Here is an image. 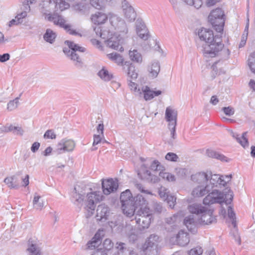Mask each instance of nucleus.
Here are the masks:
<instances>
[{
    "mask_svg": "<svg viewBox=\"0 0 255 255\" xmlns=\"http://www.w3.org/2000/svg\"><path fill=\"white\" fill-rule=\"evenodd\" d=\"M210 185L208 184L198 185L193 190L192 194L194 197H202L210 192Z\"/></svg>",
    "mask_w": 255,
    "mask_h": 255,
    "instance_id": "24",
    "label": "nucleus"
},
{
    "mask_svg": "<svg viewBox=\"0 0 255 255\" xmlns=\"http://www.w3.org/2000/svg\"><path fill=\"white\" fill-rule=\"evenodd\" d=\"M160 70L159 63L158 61L153 62L151 66L150 70H149L150 76L153 78L157 76Z\"/></svg>",
    "mask_w": 255,
    "mask_h": 255,
    "instance_id": "39",
    "label": "nucleus"
},
{
    "mask_svg": "<svg viewBox=\"0 0 255 255\" xmlns=\"http://www.w3.org/2000/svg\"><path fill=\"white\" fill-rule=\"evenodd\" d=\"M162 168L163 167L157 160H154L150 165V169L153 171H159L161 170Z\"/></svg>",
    "mask_w": 255,
    "mask_h": 255,
    "instance_id": "53",
    "label": "nucleus"
},
{
    "mask_svg": "<svg viewBox=\"0 0 255 255\" xmlns=\"http://www.w3.org/2000/svg\"><path fill=\"white\" fill-rule=\"evenodd\" d=\"M203 249L200 247H196L189 252V255H201L203 253Z\"/></svg>",
    "mask_w": 255,
    "mask_h": 255,
    "instance_id": "55",
    "label": "nucleus"
},
{
    "mask_svg": "<svg viewBox=\"0 0 255 255\" xmlns=\"http://www.w3.org/2000/svg\"><path fill=\"white\" fill-rule=\"evenodd\" d=\"M176 122H174L173 123H169L168 124V128L170 130L171 133L170 135L171 138L173 139L176 138Z\"/></svg>",
    "mask_w": 255,
    "mask_h": 255,
    "instance_id": "51",
    "label": "nucleus"
},
{
    "mask_svg": "<svg viewBox=\"0 0 255 255\" xmlns=\"http://www.w3.org/2000/svg\"><path fill=\"white\" fill-rule=\"evenodd\" d=\"M102 135L101 134H95L94 135V141L93 145V146H95L96 145L98 144L102 141Z\"/></svg>",
    "mask_w": 255,
    "mask_h": 255,
    "instance_id": "63",
    "label": "nucleus"
},
{
    "mask_svg": "<svg viewBox=\"0 0 255 255\" xmlns=\"http://www.w3.org/2000/svg\"><path fill=\"white\" fill-rule=\"evenodd\" d=\"M43 137L44 138L46 139H55L56 138V135L53 130L48 129L45 132Z\"/></svg>",
    "mask_w": 255,
    "mask_h": 255,
    "instance_id": "58",
    "label": "nucleus"
},
{
    "mask_svg": "<svg viewBox=\"0 0 255 255\" xmlns=\"http://www.w3.org/2000/svg\"><path fill=\"white\" fill-rule=\"evenodd\" d=\"M136 31L142 39L147 40L149 37L148 31L142 19L138 18L135 22Z\"/></svg>",
    "mask_w": 255,
    "mask_h": 255,
    "instance_id": "14",
    "label": "nucleus"
},
{
    "mask_svg": "<svg viewBox=\"0 0 255 255\" xmlns=\"http://www.w3.org/2000/svg\"><path fill=\"white\" fill-rule=\"evenodd\" d=\"M34 207L37 210H41L44 206L43 201L41 197L35 193L33 200Z\"/></svg>",
    "mask_w": 255,
    "mask_h": 255,
    "instance_id": "42",
    "label": "nucleus"
},
{
    "mask_svg": "<svg viewBox=\"0 0 255 255\" xmlns=\"http://www.w3.org/2000/svg\"><path fill=\"white\" fill-rule=\"evenodd\" d=\"M224 177L223 176H220L218 174H211L208 176V183L210 185V191L214 187H217L218 184L225 186L226 181Z\"/></svg>",
    "mask_w": 255,
    "mask_h": 255,
    "instance_id": "17",
    "label": "nucleus"
},
{
    "mask_svg": "<svg viewBox=\"0 0 255 255\" xmlns=\"http://www.w3.org/2000/svg\"><path fill=\"white\" fill-rule=\"evenodd\" d=\"M65 44L68 46V48H64L63 49V52L72 61L74 66L77 68L79 69L83 68L84 62L82 58L76 52L78 51L83 52L85 51L86 49L75 44L73 41L66 40L65 41Z\"/></svg>",
    "mask_w": 255,
    "mask_h": 255,
    "instance_id": "4",
    "label": "nucleus"
},
{
    "mask_svg": "<svg viewBox=\"0 0 255 255\" xmlns=\"http://www.w3.org/2000/svg\"><path fill=\"white\" fill-rule=\"evenodd\" d=\"M75 146L74 141L71 139H63L57 145V150L61 153V150L64 151H71Z\"/></svg>",
    "mask_w": 255,
    "mask_h": 255,
    "instance_id": "20",
    "label": "nucleus"
},
{
    "mask_svg": "<svg viewBox=\"0 0 255 255\" xmlns=\"http://www.w3.org/2000/svg\"><path fill=\"white\" fill-rule=\"evenodd\" d=\"M225 16L224 11L220 8L213 10L208 16L209 22L218 32H221L223 31Z\"/></svg>",
    "mask_w": 255,
    "mask_h": 255,
    "instance_id": "6",
    "label": "nucleus"
},
{
    "mask_svg": "<svg viewBox=\"0 0 255 255\" xmlns=\"http://www.w3.org/2000/svg\"><path fill=\"white\" fill-rule=\"evenodd\" d=\"M90 4L93 7L98 9H101L103 7L102 0H90Z\"/></svg>",
    "mask_w": 255,
    "mask_h": 255,
    "instance_id": "52",
    "label": "nucleus"
},
{
    "mask_svg": "<svg viewBox=\"0 0 255 255\" xmlns=\"http://www.w3.org/2000/svg\"><path fill=\"white\" fill-rule=\"evenodd\" d=\"M111 24L119 32L123 34L128 33V29L125 20L117 15L112 14L109 17Z\"/></svg>",
    "mask_w": 255,
    "mask_h": 255,
    "instance_id": "11",
    "label": "nucleus"
},
{
    "mask_svg": "<svg viewBox=\"0 0 255 255\" xmlns=\"http://www.w3.org/2000/svg\"><path fill=\"white\" fill-rule=\"evenodd\" d=\"M135 215V220L138 225V229L141 231L148 228L152 218L150 210H149L147 213H144L143 212V213Z\"/></svg>",
    "mask_w": 255,
    "mask_h": 255,
    "instance_id": "9",
    "label": "nucleus"
},
{
    "mask_svg": "<svg viewBox=\"0 0 255 255\" xmlns=\"http://www.w3.org/2000/svg\"><path fill=\"white\" fill-rule=\"evenodd\" d=\"M151 206L154 211L158 214L161 213L164 210L162 204L157 202L153 201Z\"/></svg>",
    "mask_w": 255,
    "mask_h": 255,
    "instance_id": "47",
    "label": "nucleus"
},
{
    "mask_svg": "<svg viewBox=\"0 0 255 255\" xmlns=\"http://www.w3.org/2000/svg\"><path fill=\"white\" fill-rule=\"evenodd\" d=\"M228 215L229 218L232 219V224L236 226V214L231 206H229L228 209Z\"/></svg>",
    "mask_w": 255,
    "mask_h": 255,
    "instance_id": "50",
    "label": "nucleus"
},
{
    "mask_svg": "<svg viewBox=\"0 0 255 255\" xmlns=\"http://www.w3.org/2000/svg\"><path fill=\"white\" fill-rule=\"evenodd\" d=\"M107 41V45L109 47L121 52L124 51V48L121 44L120 40L117 37H113L109 38Z\"/></svg>",
    "mask_w": 255,
    "mask_h": 255,
    "instance_id": "30",
    "label": "nucleus"
},
{
    "mask_svg": "<svg viewBox=\"0 0 255 255\" xmlns=\"http://www.w3.org/2000/svg\"><path fill=\"white\" fill-rule=\"evenodd\" d=\"M132 199V194L128 189L123 192L121 194L120 201L123 213L128 217L134 215V210H132L133 207L131 206Z\"/></svg>",
    "mask_w": 255,
    "mask_h": 255,
    "instance_id": "7",
    "label": "nucleus"
},
{
    "mask_svg": "<svg viewBox=\"0 0 255 255\" xmlns=\"http://www.w3.org/2000/svg\"><path fill=\"white\" fill-rule=\"evenodd\" d=\"M176 244L180 246H185L189 243V235L183 231H180L175 237Z\"/></svg>",
    "mask_w": 255,
    "mask_h": 255,
    "instance_id": "27",
    "label": "nucleus"
},
{
    "mask_svg": "<svg viewBox=\"0 0 255 255\" xmlns=\"http://www.w3.org/2000/svg\"><path fill=\"white\" fill-rule=\"evenodd\" d=\"M177 112L170 107H167L165 111V119L169 123H173L176 122L177 124Z\"/></svg>",
    "mask_w": 255,
    "mask_h": 255,
    "instance_id": "32",
    "label": "nucleus"
},
{
    "mask_svg": "<svg viewBox=\"0 0 255 255\" xmlns=\"http://www.w3.org/2000/svg\"><path fill=\"white\" fill-rule=\"evenodd\" d=\"M26 251L28 255H41L40 244L35 239L30 238L28 240Z\"/></svg>",
    "mask_w": 255,
    "mask_h": 255,
    "instance_id": "15",
    "label": "nucleus"
},
{
    "mask_svg": "<svg viewBox=\"0 0 255 255\" xmlns=\"http://www.w3.org/2000/svg\"><path fill=\"white\" fill-rule=\"evenodd\" d=\"M107 19V15L102 12H97L91 16L92 22L98 25L105 23Z\"/></svg>",
    "mask_w": 255,
    "mask_h": 255,
    "instance_id": "31",
    "label": "nucleus"
},
{
    "mask_svg": "<svg viewBox=\"0 0 255 255\" xmlns=\"http://www.w3.org/2000/svg\"><path fill=\"white\" fill-rule=\"evenodd\" d=\"M178 216L176 214H174L171 217L166 218V222L168 224H172L176 222Z\"/></svg>",
    "mask_w": 255,
    "mask_h": 255,
    "instance_id": "60",
    "label": "nucleus"
},
{
    "mask_svg": "<svg viewBox=\"0 0 255 255\" xmlns=\"http://www.w3.org/2000/svg\"><path fill=\"white\" fill-rule=\"evenodd\" d=\"M198 34L200 39L201 44V50L205 57H214L224 46L222 43V36L214 35L213 30L201 28L198 31Z\"/></svg>",
    "mask_w": 255,
    "mask_h": 255,
    "instance_id": "1",
    "label": "nucleus"
},
{
    "mask_svg": "<svg viewBox=\"0 0 255 255\" xmlns=\"http://www.w3.org/2000/svg\"><path fill=\"white\" fill-rule=\"evenodd\" d=\"M110 214L109 208L105 204H101L97 207L96 218L98 221L104 222L108 219Z\"/></svg>",
    "mask_w": 255,
    "mask_h": 255,
    "instance_id": "16",
    "label": "nucleus"
},
{
    "mask_svg": "<svg viewBox=\"0 0 255 255\" xmlns=\"http://www.w3.org/2000/svg\"><path fill=\"white\" fill-rule=\"evenodd\" d=\"M27 15V13L25 11H22L21 13L17 14V15L15 17L18 21H19L20 23H21L23 22V19L25 18Z\"/></svg>",
    "mask_w": 255,
    "mask_h": 255,
    "instance_id": "61",
    "label": "nucleus"
},
{
    "mask_svg": "<svg viewBox=\"0 0 255 255\" xmlns=\"http://www.w3.org/2000/svg\"><path fill=\"white\" fill-rule=\"evenodd\" d=\"M159 176L164 179H166L168 181H174L175 177L174 175L169 173L160 172Z\"/></svg>",
    "mask_w": 255,
    "mask_h": 255,
    "instance_id": "49",
    "label": "nucleus"
},
{
    "mask_svg": "<svg viewBox=\"0 0 255 255\" xmlns=\"http://www.w3.org/2000/svg\"><path fill=\"white\" fill-rule=\"evenodd\" d=\"M114 246V244L112 242L111 240L109 239H106L103 243V247L104 249L106 250L109 251L112 248H113Z\"/></svg>",
    "mask_w": 255,
    "mask_h": 255,
    "instance_id": "57",
    "label": "nucleus"
},
{
    "mask_svg": "<svg viewBox=\"0 0 255 255\" xmlns=\"http://www.w3.org/2000/svg\"><path fill=\"white\" fill-rule=\"evenodd\" d=\"M179 157L174 153L168 152L165 156V159L167 160L176 162L177 161Z\"/></svg>",
    "mask_w": 255,
    "mask_h": 255,
    "instance_id": "56",
    "label": "nucleus"
},
{
    "mask_svg": "<svg viewBox=\"0 0 255 255\" xmlns=\"http://www.w3.org/2000/svg\"><path fill=\"white\" fill-rule=\"evenodd\" d=\"M197 221L194 215H190L186 217L184 220V224L186 226L188 231L194 234L197 231Z\"/></svg>",
    "mask_w": 255,
    "mask_h": 255,
    "instance_id": "19",
    "label": "nucleus"
},
{
    "mask_svg": "<svg viewBox=\"0 0 255 255\" xmlns=\"http://www.w3.org/2000/svg\"><path fill=\"white\" fill-rule=\"evenodd\" d=\"M123 70L127 73L128 79L135 80L138 76L134 66L129 61L125 62Z\"/></svg>",
    "mask_w": 255,
    "mask_h": 255,
    "instance_id": "21",
    "label": "nucleus"
},
{
    "mask_svg": "<svg viewBox=\"0 0 255 255\" xmlns=\"http://www.w3.org/2000/svg\"><path fill=\"white\" fill-rule=\"evenodd\" d=\"M97 120H99V123L97 127V132L99 133V134H101L102 136H104L103 132H104V125L102 121V116L98 115Z\"/></svg>",
    "mask_w": 255,
    "mask_h": 255,
    "instance_id": "48",
    "label": "nucleus"
},
{
    "mask_svg": "<svg viewBox=\"0 0 255 255\" xmlns=\"http://www.w3.org/2000/svg\"><path fill=\"white\" fill-rule=\"evenodd\" d=\"M158 239L157 235L154 234L150 235L144 245L143 249H146L147 252L149 249H157Z\"/></svg>",
    "mask_w": 255,
    "mask_h": 255,
    "instance_id": "25",
    "label": "nucleus"
},
{
    "mask_svg": "<svg viewBox=\"0 0 255 255\" xmlns=\"http://www.w3.org/2000/svg\"><path fill=\"white\" fill-rule=\"evenodd\" d=\"M128 55L130 59L133 62L138 64L141 63L142 61V57L141 54L137 50H129Z\"/></svg>",
    "mask_w": 255,
    "mask_h": 255,
    "instance_id": "34",
    "label": "nucleus"
},
{
    "mask_svg": "<svg viewBox=\"0 0 255 255\" xmlns=\"http://www.w3.org/2000/svg\"><path fill=\"white\" fill-rule=\"evenodd\" d=\"M137 175L138 177L142 180H145L147 181H152L153 180L151 173L148 170H142L139 172Z\"/></svg>",
    "mask_w": 255,
    "mask_h": 255,
    "instance_id": "41",
    "label": "nucleus"
},
{
    "mask_svg": "<svg viewBox=\"0 0 255 255\" xmlns=\"http://www.w3.org/2000/svg\"><path fill=\"white\" fill-rule=\"evenodd\" d=\"M132 206L133 208L134 215L136 214L147 213L150 210L147 207V201L142 195L138 194L133 198L132 201Z\"/></svg>",
    "mask_w": 255,
    "mask_h": 255,
    "instance_id": "8",
    "label": "nucleus"
},
{
    "mask_svg": "<svg viewBox=\"0 0 255 255\" xmlns=\"http://www.w3.org/2000/svg\"><path fill=\"white\" fill-rule=\"evenodd\" d=\"M122 5L125 17L129 22L133 21L136 17L134 8L127 0H122Z\"/></svg>",
    "mask_w": 255,
    "mask_h": 255,
    "instance_id": "12",
    "label": "nucleus"
},
{
    "mask_svg": "<svg viewBox=\"0 0 255 255\" xmlns=\"http://www.w3.org/2000/svg\"><path fill=\"white\" fill-rule=\"evenodd\" d=\"M233 196V192L230 188H226L224 192L214 190L205 197L203 200V204L205 205H210L215 203L222 204L225 203L228 205L232 202Z\"/></svg>",
    "mask_w": 255,
    "mask_h": 255,
    "instance_id": "3",
    "label": "nucleus"
},
{
    "mask_svg": "<svg viewBox=\"0 0 255 255\" xmlns=\"http://www.w3.org/2000/svg\"><path fill=\"white\" fill-rule=\"evenodd\" d=\"M2 130L5 132L12 131L15 134L19 135H22L23 132V130L20 127L13 126L12 125L3 127Z\"/></svg>",
    "mask_w": 255,
    "mask_h": 255,
    "instance_id": "38",
    "label": "nucleus"
},
{
    "mask_svg": "<svg viewBox=\"0 0 255 255\" xmlns=\"http://www.w3.org/2000/svg\"><path fill=\"white\" fill-rule=\"evenodd\" d=\"M206 154L209 157L214 158L223 162H228L231 160L224 154L211 149L206 150Z\"/></svg>",
    "mask_w": 255,
    "mask_h": 255,
    "instance_id": "29",
    "label": "nucleus"
},
{
    "mask_svg": "<svg viewBox=\"0 0 255 255\" xmlns=\"http://www.w3.org/2000/svg\"><path fill=\"white\" fill-rule=\"evenodd\" d=\"M228 131L231 135V136L236 140V141L239 143L244 148L248 147L249 143L248 139L247 137V131L244 132L242 135L240 136L239 134L237 132L233 131L231 129H229Z\"/></svg>",
    "mask_w": 255,
    "mask_h": 255,
    "instance_id": "18",
    "label": "nucleus"
},
{
    "mask_svg": "<svg viewBox=\"0 0 255 255\" xmlns=\"http://www.w3.org/2000/svg\"><path fill=\"white\" fill-rule=\"evenodd\" d=\"M74 9L81 14H88L89 13V5L85 3H78L74 5Z\"/></svg>",
    "mask_w": 255,
    "mask_h": 255,
    "instance_id": "35",
    "label": "nucleus"
},
{
    "mask_svg": "<svg viewBox=\"0 0 255 255\" xmlns=\"http://www.w3.org/2000/svg\"><path fill=\"white\" fill-rule=\"evenodd\" d=\"M119 187L117 180L114 179H103L102 181V187L103 193L105 195H109L111 193H113L117 191Z\"/></svg>",
    "mask_w": 255,
    "mask_h": 255,
    "instance_id": "13",
    "label": "nucleus"
},
{
    "mask_svg": "<svg viewBox=\"0 0 255 255\" xmlns=\"http://www.w3.org/2000/svg\"><path fill=\"white\" fill-rule=\"evenodd\" d=\"M189 212L197 215H200L201 217L199 222L204 225H209L216 223L217 219L213 216V210H206L200 204H193L188 206Z\"/></svg>",
    "mask_w": 255,
    "mask_h": 255,
    "instance_id": "5",
    "label": "nucleus"
},
{
    "mask_svg": "<svg viewBox=\"0 0 255 255\" xmlns=\"http://www.w3.org/2000/svg\"><path fill=\"white\" fill-rule=\"evenodd\" d=\"M186 4L193 5L197 9L199 8L202 5V0H183Z\"/></svg>",
    "mask_w": 255,
    "mask_h": 255,
    "instance_id": "46",
    "label": "nucleus"
},
{
    "mask_svg": "<svg viewBox=\"0 0 255 255\" xmlns=\"http://www.w3.org/2000/svg\"><path fill=\"white\" fill-rule=\"evenodd\" d=\"M54 6L55 3L50 0L48 2L44 3L43 6L41 8L40 11L44 16L45 19L49 21H53L55 25L63 28L67 32L71 35H78L81 36V34L72 28L71 24L66 23V20L62 15L57 13L55 11Z\"/></svg>",
    "mask_w": 255,
    "mask_h": 255,
    "instance_id": "2",
    "label": "nucleus"
},
{
    "mask_svg": "<svg viewBox=\"0 0 255 255\" xmlns=\"http://www.w3.org/2000/svg\"><path fill=\"white\" fill-rule=\"evenodd\" d=\"M79 186H76L74 188L75 193L73 194V198H75L76 201L78 202L81 203L83 201L84 194L81 192V193L77 192Z\"/></svg>",
    "mask_w": 255,
    "mask_h": 255,
    "instance_id": "45",
    "label": "nucleus"
},
{
    "mask_svg": "<svg viewBox=\"0 0 255 255\" xmlns=\"http://www.w3.org/2000/svg\"><path fill=\"white\" fill-rule=\"evenodd\" d=\"M56 34L52 30L47 29L43 35L44 39L47 42L52 44L56 37Z\"/></svg>",
    "mask_w": 255,
    "mask_h": 255,
    "instance_id": "37",
    "label": "nucleus"
},
{
    "mask_svg": "<svg viewBox=\"0 0 255 255\" xmlns=\"http://www.w3.org/2000/svg\"><path fill=\"white\" fill-rule=\"evenodd\" d=\"M191 179L193 182L200 184V185H206L208 184V175L204 172H199L192 175Z\"/></svg>",
    "mask_w": 255,
    "mask_h": 255,
    "instance_id": "26",
    "label": "nucleus"
},
{
    "mask_svg": "<svg viewBox=\"0 0 255 255\" xmlns=\"http://www.w3.org/2000/svg\"><path fill=\"white\" fill-rule=\"evenodd\" d=\"M141 90L143 94L144 99L145 101L150 100L155 96H158L162 93V92L160 90L154 91L151 90L147 86H143Z\"/></svg>",
    "mask_w": 255,
    "mask_h": 255,
    "instance_id": "22",
    "label": "nucleus"
},
{
    "mask_svg": "<svg viewBox=\"0 0 255 255\" xmlns=\"http://www.w3.org/2000/svg\"><path fill=\"white\" fill-rule=\"evenodd\" d=\"M107 56L110 60L116 63L118 65L124 66L125 63L124 60L120 54L113 52L108 54Z\"/></svg>",
    "mask_w": 255,
    "mask_h": 255,
    "instance_id": "36",
    "label": "nucleus"
},
{
    "mask_svg": "<svg viewBox=\"0 0 255 255\" xmlns=\"http://www.w3.org/2000/svg\"><path fill=\"white\" fill-rule=\"evenodd\" d=\"M87 197L86 208L87 210H91L89 215H92L93 214V211L95 210L96 208V204L100 201H102L104 197L100 191L88 193Z\"/></svg>",
    "mask_w": 255,
    "mask_h": 255,
    "instance_id": "10",
    "label": "nucleus"
},
{
    "mask_svg": "<svg viewBox=\"0 0 255 255\" xmlns=\"http://www.w3.org/2000/svg\"><path fill=\"white\" fill-rule=\"evenodd\" d=\"M98 75L101 79L105 81H109L113 78V75L110 73L109 71L104 68H103L99 71Z\"/></svg>",
    "mask_w": 255,
    "mask_h": 255,
    "instance_id": "40",
    "label": "nucleus"
},
{
    "mask_svg": "<svg viewBox=\"0 0 255 255\" xmlns=\"http://www.w3.org/2000/svg\"><path fill=\"white\" fill-rule=\"evenodd\" d=\"M27 15V13L25 11H22L21 13L17 14V15L15 17L18 21H19L20 23H21L23 22V19L25 18Z\"/></svg>",
    "mask_w": 255,
    "mask_h": 255,
    "instance_id": "62",
    "label": "nucleus"
},
{
    "mask_svg": "<svg viewBox=\"0 0 255 255\" xmlns=\"http://www.w3.org/2000/svg\"><path fill=\"white\" fill-rule=\"evenodd\" d=\"M117 246L116 247L117 249L118 250V254H123L127 250V248L126 247V245L125 243L120 242L117 243Z\"/></svg>",
    "mask_w": 255,
    "mask_h": 255,
    "instance_id": "54",
    "label": "nucleus"
},
{
    "mask_svg": "<svg viewBox=\"0 0 255 255\" xmlns=\"http://www.w3.org/2000/svg\"><path fill=\"white\" fill-rule=\"evenodd\" d=\"M101 243L102 238L100 234L96 233L91 240L87 243L85 250H94L97 248L101 245Z\"/></svg>",
    "mask_w": 255,
    "mask_h": 255,
    "instance_id": "23",
    "label": "nucleus"
},
{
    "mask_svg": "<svg viewBox=\"0 0 255 255\" xmlns=\"http://www.w3.org/2000/svg\"><path fill=\"white\" fill-rule=\"evenodd\" d=\"M66 0H53L55 3L54 8L58 14V11H62L69 7V4L65 1Z\"/></svg>",
    "mask_w": 255,
    "mask_h": 255,
    "instance_id": "33",
    "label": "nucleus"
},
{
    "mask_svg": "<svg viewBox=\"0 0 255 255\" xmlns=\"http://www.w3.org/2000/svg\"><path fill=\"white\" fill-rule=\"evenodd\" d=\"M248 65L251 71L255 74V53L251 54L248 59Z\"/></svg>",
    "mask_w": 255,
    "mask_h": 255,
    "instance_id": "44",
    "label": "nucleus"
},
{
    "mask_svg": "<svg viewBox=\"0 0 255 255\" xmlns=\"http://www.w3.org/2000/svg\"><path fill=\"white\" fill-rule=\"evenodd\" d=\"M20 174H21V171L18 172L15 175L7 177L4 179V182L10 188L17 189L19 187V183L17 175Z\"/></svg>",
    "mask_w": 255,
    "mask_h": 255,
    "instance_id": "28",
    "label": "nucleus"
},
{
    "mask_svg": "<svg viewBox=\"0 0 255 255\" xmlns=\"http://www.w3.org/2000/svg\"><path fill=\"white\" fill-rule=\"evenodd\" d=\"M167 199L170 207H173L175 205V203L176 202V198L174 196H168L167 195Z\"/></svg>",
    "mask_w": 255,
    "mask_h": 255,
    "instance_id": "64",
    "label": "nucleus"
},
{
    "mask_svg": "<svg viewBox=\"0 0 255 255\" xmlns=\"http://www.w3.org/2000/svg\"><path fill=\"white\" fill-rule=\"evenodd\" d=\"M222 110L226 115L229 116L234 115L235 113L234 108L230 106L223 108Z\"/></svg>",
    "mask_w": 255,
    "mask_h": 255,
    "instance_id": "59",
    "label": "nucleus"
},
{
    "mask_svg": "<svg viewBox=\"0 0 255 255\" xmlns=\"http://www.w3.org/2000/svg\"><path fill=\"white\" fill-rule=\"evenodd\" d=\"M21 95V94H20L19 96H20ZM19 98L20 97H16L14 100L10 101L7 104V109L10 111L16 109L19 105Z\"/></svg>",
    "mask_w": 255,
    "mask_h": 255,
    "instance_id": "43",
    "label": "nucleus"
}]
</instances>
